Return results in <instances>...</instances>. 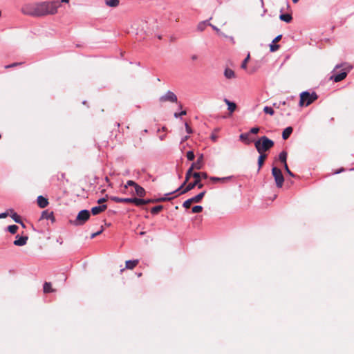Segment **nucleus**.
<instances>
[{
    "mask_svg": "<svg viewBox=\"0 0 354 354\" xmlns=\"http://www.w3.org/2000/svg\"><path fill=\"white\" fill-rule=\"evenodd\" d=\"M36 3L40 17L56 14L57 12L58 8L61 6L57 1H44Z\"/></svg>",
    "mask_w": 354,
    "mask_h": 354,
    "instance_id": "1",
    "label": "nucleus"
},
{
    "mask_svg": "<svg viewBox=\"0 0 354 354\" xmlns=\"http://www.w3.org/2000/svg\"><path fill=\"white\" fill-rule=\"evenodd\" d=\"M352 69V66L347 63L337 64L333 68V82H339L344 80Z\"/></svg>",
    "mask_w": 354,
    "mask_h": 354,
    "instance_id": "2",
    "label": "nucleus"
},
{
    "mask_svg": "<svg viewBox=\"0 0 354 354\" xmlns=\"http://www.w3.org/2000/svg\"><path fill=\"white\" fill-rule=\"evenodd\" d=\"M254 146L259 153H264L274 146V142L266 136H262L255 141Z\"/></svg>",
    "mask_w": 354,
    "mask_h": 354,
    "instance_id": "3",
    "label": "nucleus"
},
{
    "mask_svg": "<svg viewBox=\"0 0 354 354\" xmlns=\"http://www.w3.org/2000/svg\"><path fill=\"white\" fill-rule=\"evenodd\" d=\"M317 95L315 92L310 93L308 91H304L300 94L299 105L301 106H307L317 100Z\"/></svg>",
    "mask_w": 354,
    "mask_h": 354,
    "instance_id": "4",
    "label": "nucleus"
},
{
    "mask_svg": "<svg viewBox=\"0 0 354 354\" xmlns=\"http://www.w3.org/2000/svg\"><path fill=\"white\" fill-rule=\"evenodd\" d=\"M192 176L195 178L194 182L189 183L185 189L180 191L179 194H183L193 189L195 187H198V189H201L203 187V185L201 183V174L198 172H194Z\"/></svg>",
    "mask_w": 354,
    "mask_h": 354,
    "instance_id": "5",
    "label": "nucleus"
},
{
    "mask_svg": "<svg viewBox=\"0 0 354 354\" xmlns=\"http://www.w3.org/2000/svg\"><path fill=\"white\" fill-rule=\"evenodd\" d=\"M90 216V212L86 209H83L78 213L76 218L71 222L75 226L82 225L89 219Z\"/></svg>",
    "mask_w": 354,
    "mask_h": 354,
    "instance_id": "6",
    "label": "nucleus"
},
{
    "mask_svg": "<svg viewBox=\"0 0 354 354\" xmlns=\"http://www.w3.org/2000/svg\"><path fill=\"white\" fill-rule=\"evenodd\" d=\"M111 199L116 203H133L136 206H141L145 205V199L137 198H119L116 196H112Z\"/></svg>",
    "mask_w": 354,
    "mask_h": 354,
    "instance_id": "7",
    "label": "nucleus"
},
{
    "mask_svg": "<svg viewBox=\"0 0 354 354\" xmlns=\"http://www.w3.org/2000/svg\"><path fill=\"white\" fill-rule=\"evenodd\" d=\"M21 12L26 15L32 17H40L36 3L24 5L21 8Z\"/></svg>",
    "mask_w": 354,
    "mask_h": 354,
    "instance_id": "8",
    "label": "nucleus"
},
{
    "mask_svg": "<svg viewBox=\"0 0 354 354\" xmlns=\"http://www.w3.org/2000/svg\"><path fill=\"white\" fill-rule=\"evenodd\" d=\"M272 174L274 178L277 187L278 188L282 187L283 183L284 182V178L281 169L275 167H272Z\"/></svg>",
    "mask_w": 354,
    "mask_h": 354,
    "instance_id": "9",
    "label": "nucleus"
},
{
    "mask_svg": "<svg viewBox=\"0 0 354 354\" xmlns=\"http://www.w3.org/2000/svg\"><path fill=\"white\" fill-rule=\"evenodd\" d=\"M128 187H133L135 189V194L140 197H143L145 195V190L143 187L140 186L133 180H128L126 185L124 186V189H127Z\"/></svg>",
    "mask_w": 354,
    "mask_h": 354,
    "instance_id": "10",
    "label": "nucleus"
},
{
    "mask_svg": "<svg viewBox=\"0 0 354 354\" xmlns=\"http://www.w3.org/2000/svg\"><path fill=\"white\" fill-rule=\"evenodd\" d=\"M160 102H177L178 98L177 96L172 91H168L165 95H162L159 98Z\"/></svg>",
    "mask_w": 354,
    "mask_h": 354,
    "instance_id": "11",
    "label": "nucleus"
},
{
    "mask_svg": "<svg viewBox=\"0 0 354 354\" xmlns=\"http://www.w3.org/2000/svg\"><path fill=\"white\" fill-rule=\"evenodd\" d=\"M28 238V236H16V240L14 241V245L17 246H24L26 244Z\"/></svg>",
    "mask_w": 354,
    "mask_h": 354,
    "instance_id": "12",
    "label": "nucleus"
},
{
    "mask_svg": "<svg viewBox=\"0 0 354 354\" xmlns=\"http://www.w3.org/2000/svg\"><path fill=\"white\" fill-rule=\"evenodd\" d=\"M107 208L106 205H102L99 206H95L91 208V213L93 215H97L100 213L104 212Z\"/></svg>",
    "mask_w": 354,
    "mask_h": 354,
    "instance_id": "13",
    "label": "nucleus"
},
{
    "mask_svg": "<svg viewBox=\"0 0 354 354\" xmlns=\"http://www.w3.org/2000/svg\"><path fill=\"white\" fill-rule=\"evenodd\" d=\"M172 198H173V197H166L165 196V197L158 198H156V199H147V200H145V205L149 203H156V202H163V201H171Z\"/></svg>",
    "mask_w": 354,
    "mask_h": 354,
    "instance_id": "14",
    "label": "nucleus"
},
{
    "mask_svg": "<svg viewBox=\"0 0 354 354\" xmlns=\"http://www.w3.org/2000/svg\"><path fill=\"white\" fill-rule=\"evenodd\" d=\"M37 204L41 208H44L48 205V201L47 198H44L42 196H39L37 197Z\"/></svg>",
    "mask_w": 354,
    "mask_h": 354,
    "instance_id": "15",
    "label": "nucleus"
},
{
    "mask_svg": "<svg viewBox=\"0 0 354 354\" xmlns=\"http://www.w3.org/2000/svg\"><path fill=\"white\" fill-rule=\"evenodd\" d=\"M224 102L227 105V109L230 113H233L236 110V104L234 102L230 101L227 98L224 99Z\"/></svg>",
    "mask_w": 354,
    "mask_h": 354,
    "instance_id": "16",
    "label": "nucleus"
},
{
    "mask_svg": "<svg viewBox=\"0 0 354 354\" xmlns=\"http://www.w3.org/2000/svg\"><path fill=\"white\" fill-rule=\"evenodd\" d=\"M293 129L291 127H286L282 133V138L283 140H287L290 134L292 133Z\"/></svg>",
    "mask_w": 354,
    "mask_h": 354,
    "instance_id": "17",
    "label": "nucleus"
},
{
    "mask_svg": "<svg viewBox=\"0 0 354 354\" xmlns=\"http://www.w3.org/2000/svg\"><path fill=\"white\" fill-rule=\"evenodd\" d=\"M231 178V176L219 178V177H210V180L214 183H226Z\"/></svg>",
    "mask_w": 354,
    "mask_h": 354,
    "instance_id": "18",
    "label": "nucleus"
},
{
    "mask_svg": "<svg viewBox=\"0 0 354 354\" xmlns=\"http://www.w3.org/2000/svg\"><path fill=\"white\" fill-rule=\"evenodd\" d=\"M106 6L111 8H116L120 4L119 0H104Z\"/></svg>",
    "mask_w": 354,
    "mask_h": 354,
    "instance_id": "19",
    "label": "nucleus"
},
{
    "mask_svg": "<svg viewBox=\"0 0 354 354\" xmlns=\"http://www.w3.org/2000/svg\"><path fill=\"white\" fill-rule=\"evenodd\" d=\"M259 156L258 158V171H259L261 168V167L263 165L264 160L266 158L267 155L266 153H259Z\"/></svg>",
    "mask_w": 354,
    "mask_h": 354,
    "instance_id": "20",
    "label": "nucleus"
},
{
    "mask_svg": "<svg viewBox=\"0 0 354 354\" xmlns=\"http://www.w3.org/2000/svg\"><path fill=\"white\" fill-rule=\"evenodd\" d=\"M224 75L227 79H232L235 77V73L233 70L230 68H225Z\"/></svg>",
    "mask_w": 354,
    "mask_h": 354,
    "instance_id": "21",
    "label": "nucleus"
},
{
    "mask_svg": "<svg viewBox=\"0 0 354 354\" xmlns=\"http://www.w3.org/2000/svg\"><path fill=\"white\" fill-rule=\"evenodd\" d=\"M138 263V260H129L126 261V268L133 269Z\"/></svg>",
    "mask_w": 354,
    "mask_h": 354,
    "instance_id": "22",
    "label": "nucleus"
},
{
    "mask_svg": "<svg viewBox=\"0 0 354 354\" xmlns=\"http://www.w3.org/2000/svg\"><path fill=\"white\" fill-rule=\"evenodd\" d=\"M205 193H206V192L203 191V192L199 193L198 194H197L196 196L192 197V199L194 201V203H200L201 201V200L203 199V198L204 197Z\"/></svg>",
    "mask_w": 354,
    "mask_h": 354,
    "instance_id": "23",
    "label": "nucleus"
},
{
    "mask_svg": "<svg viewBox=\"0 0 354 354\" xmlns=\"http://www.w3.org/2000/svg\"><path fill=\"white\" fill-rule=\"evenodd\" d=\"M279 19L286 23H290L292 21V17L290 14H281L279 16Z\"/></svg>",
    "mask_w": 354,
    "mask_h": 354,
    "instance_id": "24",
    "label": "nucleus"
},
{
    "mask_svg": "<svg viewBox=\"0 0 354 354\" xmlns=\"http://www.w3.org/2000/svg\"><path fill=\"white\" fill-rule=\"evenodd\" d=\"M11 217L15 221V222L20 223L23 227H25V225L21 221L19 216L16 212H13L12 214L11 215Z\"/></svg>",
    "mask_w": 354,
    "mask_h": 354,
    "instance_id": "25",
    "label": "nucleus"
},
{
    "mask_svg": "<svg viewBox=\"0 0 354 354\" xmlns=\"http://www.w3.org/2000/svg\"><path fill=\"white\" fill-rule=\"evenodd\" d=\"M279 159L282 163H283V165H285L287 159V152L282 151L279 155Z\"/></svg>",
    "mask_w": 354,
    "mask_h": 354,
    "instance_id": "26",
    "label": "nucleus"
},
{
    "mask_svg": "<svg viewBox=\"0 0 354 354\" xmlns=\"http://www.w3.org/2000/svg\"><path fill=\"white\" fill-rule=\"evenodd\" d=\"M203 159V155L201 154V156L198 157L197 161L196 162H194V165H196V169H200L202 167V162Z\"/></svg>",
    "mask_w": 354,
    "mask_h": 354,
    "instance_id": "27",
    "label": "nucleus"
},
{
    "mask_svg": "<svg viewBox=\"0 0 354 354\" xmlns=\"http://www.w3.org/2000/svg\"><path fill=\"white\" fill-rule=\"evenodd\" d=\"M53 290L51 288V283L48 282H45L44 284V292L45 293L53 292Z\"/></svg>",
    "mask_w": 354,
    "mask_h": 354,
    "instance_id": "28",
    "label": "nucleus"
},
{
    "mask_svg": "<svg viewBox=\"0 0 354 354\" xmlns=\"http://www.w3.org/2000/svg\"><path fill=\"white\" fill-rule=\"evenodd\" d=\"M163 209L162 205H157L151 209V213L153 214H158L160 211H161Z\"/></svg>",
    "mask_w": 354,
    "mask_h": 354,
    "instance_id": "29",
    "label": "nucleus"
},
{
    "mask_svg": "<svg viewBox=\"0 0 354 354\" xmlns=\"http://www.w3.org/2000/svg\"><path fill=\"white\" fill-rule=\"evenodd\" d=\"M53 218V213L48 211H44L41 214V218L50 219Z\"/></svg>",
    "mask_w": 354,
    "mask_h": 354,
    "instance_id": "30",
    "label": "nucleus"
},
{
    "mask_svg": "<svg viewBox=\"0 0 354 354\" xmlns=\"http://www.w3.org/2000/svg\"><path fill=\"white\" fill-rule=\"evenodd\" d=\"M17 230H18V226L16 225H9L8 227V230L11 234H15L17 232Z\"/></svg>",
    "mask_w": 354,
    "mask_h": 354,
    "instance_id": "31",
    "label": "nucleus"
},
{
    "mask_svg": "<svg viewBox=\"0 0 354 354\" xmlns=\"http://www.w3.org/2000/svg\"><path fill=\"white\" fill-rule=\"evenodd\" d=\"M263 111L266 114H269L270 115H273L274 113V111L272 107H270V106H265L263 108Z\"/></svg>",
    "mask_w": 354,
    "mask_h": 354,
    "instance_id": "32",
    "label": "nucleus"
},
{
    "mask_svg": "<svg viewBox=\"0 0 354 354\" xmlns=\"http://www.w3.org/2000/svg\"><path fill=\"white\" fill-rule=\"evenodd\" d=\"M187 182L188 181H186V179H185V181L183 183V184L177 189H176L175 191H174L172 192L166 194L165 196H169L174 193L180 191L183 189V187L187 184Z\"/></svg>",
    "mask_w": 354,
    "mask_h": 354,
    "instance_id": "33",
    "label": "nucleus"
},
{
    "mask_svg": "<svg viewBox=\"0 0 354 354\" xmlns=\"http://www.w3.org/2000/svg\"><path fill=\"white\" fill-rule=\"evenodd\" d=\"M192 203H194V201L192 198H189L183 203V206L186 209L189 208Z\"/></svg>",
    "mask_w": 354,
    "mask_h": 354,
    "instance_id": "34",
    "label": "nucleus"
},
{
    "mask_svg": "<svg viewBox=\"0 0 354 354\" xmlns=\"http://www.w3.org/2000/svg\"><path fill=\"white\" fill-rule=\"evenodd\" d=\"M203 210V207L201 206V205H196V206H194L192 209V212L193 213H199V212H201Z\"/></svg>",
    "mask_w": 354,
    "mask_h": 354,
    "instance_id": "35",
    "label": "nucleus"
},
{
    "mask_svg": "<svg viewBox=\"0 0 354 354\" xmlns=\"http://www.w3.org/2000/svg\"><path fill=\"white\" fill-rule=\"evenodd\" d=\"M250 59V54H248L247 55V57H245V59L243 61L242 64H241V68L243 69H245L247 68V63L249 61Z\"/></svg>",
    "mask_w": 354,
    "mask_h": 354,
    "instance_id": "36",
    "label": "nucleus"
},
{
    "mask_svg": "<svg viewBox=\"0 0 354 354\" xmlns=\"http://www.w3.org/2000/svg\"><path fill=\"white\" fill-rule=\"evenodd\" d=\"M279 48V45H278V44H274V43H272L270 45V49L271 52H274V51L277 50Z\"/></svg>",
    "mask_w": 354,
    "mask_h": 354,
    "instance_id": "37",
    "label": "nucleus"
},
{
    "mask_svg": "<svg viewBox=\"0 0 354 354\" xmlns=\"http://www.w3.org/2000/svg\"><path fill=\"white\" fill-rule=\"evenodd\" d=\"M205 26H206V24H205V21H203V22H201L198 24V25L197 26V29L199 30V31H203L204 29L205 28Z\"/></svg>",
    "mask_w": 354,
    "mask_h": 354,
    "instance_id": "38",
    "label": "nucleus"
},
{
    "mask_svg": "<svg viewBox=\"0 0 354 354\" xmlns=\"http://www.w3.org/2000/svg\"><path fill=\"white\" fill-rule=\"evenodd\" d=\"M194 153L192 151H189L187 152V158L189 160H193L194 159Z\"/></svg>",
    "mask_w": 354,
    "mask_h": 354,
    "instance_id": "39",
    "label": "nucleus"
},
{
    "mask_svg": "<svg viewBox=\"0 0 354 354\" xmlns=\"http://www.w3.org/2000/svg\"><path fill=\"white\" fill-rule=\"evenodd\" d=\"M194 172H192V168H189L187 173H186V176H185V179H186V181H188L190 178V177L192 176Z\"/></svg>",
    "mask_w": 354,
    "mask_h": 354,
    "instance_id": "40",
    "label": "nucleus"
},
{
    "mask_svg": "<svg viewBox=\"0 0 354 354\" xmlns=\"http://www.w3.org/2000/svg\"><path fill=\"white\" fill-rule=\"evenodd\" d=\"M284 165V169H285L286 171L287 172V174H288V175H290V176L294 177V176H295V175H294V174H293V173H292V172L289 169V168H288V167L287 163H286V162H285V165Z\"/></svg>",
    "mask_w": 354,
    "mask_h": 354,
    "instance_id": "41",
    "label": "nucleus"
},
{
    "mask_svg": "<svg viewBox=\"0 0 354 354\" xmlns=\"http://www.w3.org/2000/svg\"><path fill=\"white\" fill-rule=\"evenodd\" d=\"M248 136H249L248 133H242L240 135L239 138H240V140L245 141V140H248Z\"/></svg>",
    "mask_w": 354,
    "mask_h": 354,
    "instance_id": "42",
    "label": "nucleus"
},
{
    "mask_svg": "<svg viewBox=\"0 0 354 354\" xmlns=\"http://www.w3.org/2000/svg\"><path fill=\"white\" fill-rule=\"evenodd\" d=\"M20 64H21V62H15L12 64L5 66V68H10L15 67V66H17Z\"/></svg>",
    "mask_w": 354,
    "mask_h": 354,
    "instance_id": "43",
    "label": "nucleus"
},
{
    "mask_svg": "<svg viewBox=\"0 0 354 354\" xmlns=\"http://www.w3.org/2000/svg\"><path fill=\"white\" fill-rule=\"evenodd\" d=\"M186 113H187L186 111H182L180 113H174V117L177 118H179V117H180L182 115H186Z\"/></svg>",
    "mask_w": 354,
    "mask_h": 354,
    "instance_id": "44",
    "label": "nucleus"
},
{
    "mask_svg": "<svg viewBox=\"0 0 354 354\" xmlns=\"http://www.w3.org/2000/svg\"><path fill=\"white\" fill-rule=\"evenodd\" d=\"M259 131V128L258 127H253L250 129V133L256 134Z\"/></svg>",
    "mask_w": 354,
    "mask_h": 354,
    "instance_id": "45",
    "label": "nucleus"
},
{
    "mask_svg": "<svg viewBox=\"0 0 354 354\" xmlns=\"http://www.w3.org/2000/svg\"><path fill=\"white\" fill-rule=\"evenodd\" d=\"M209 25L213 28V30L216 31L217 33L221 35V32L220 30L216 26H214V25H212L211 24H209Z\"/></svg>",
    "mask_w": 354,
    "mask_h": 354,
    "instance_id": "46",
    "label": "nucleus"
},
{
    "mask_svg": "<svg viewBox=\"0 0 354 354\" xmlns=\"http://www.w3.org/2000/svg\"><path fill=\"white\" fill-rule=\"evenodd\" d=\"M185 129L187 133H192V131L187 123H185Z\"/></svg>",
    "mask_w": 354,
    "mask_h": 354,
    "instance_id": "47",
    "label": "nucleus"
},
{
    "mask_svg": "<svg viewBox=\"0 0 354 354\" xmlns=\"http://www.w3.org/2000/svg\"><path fill=\"white\" fill-rule=\"evenodd\" d=\"M102 232V230H100V231H98V232H95V233L92 234H91V239L95 238V236H98L99 234H100Z\"/></svg>",
    "mask_w": 354,
    "mask_h": 354,
    "instance_id": "48",
    "label": "nucleus"
},
{
    "mask_svg": "<svg viewBox=\"0 0 354 354\" xmlns=\"http://www.w3.org/2000/svg\"><path fill=\"white\" fill-rule=\"evenodd\" d=\"M281 37L282 35H279L278 36H277L273 40H272V43H275V42H277L279 41L281 39Z\"/></svg>",
    "mask_w": 354,
    "mask_h": 354,
    "instance_id": "49",
    "label": "nucleus"
},
{
    "mask_svg": "<svg viewBox=\"0 0 354 354\" xmlns=\"http://www.w3.org/2000/svg\"><path fill=\"white\" fill-rule=\"evenodd\" d=\"M217 138H218V136H217L216 134L212 133V134L211 135V139H212L214 142H216V140H217Z\"/></svg>",
    "mask_w": 354,
    "mask_h": 354,
    "instance_id": "50",
    "label": "nucleus"
},
{
    "mask_svg": "<svg viewBox=\"0 0 354 354\" xmlns=\"http://www.w3.org/2000/svg\"><path fill=\"white\" fill-rule=\"evenodd\" d=\"M106 201V198H101L97 201V203L101 204Z\"/></svg>",
    "mask_w": 354,
    "mask_h": 354,
    "instance_id": "51",
    "label": "nucleus"
},
{
    "mask_svg": "<svg viewBox=\"0 0 354 354\" xmlns=\"http://www.w3.org/2000/svg\"><path fill=\"white\" fill-rule=\"evenodd\" d=\"M7 216H8V213L7 212H3V213L0 214V219L1 218H6Z\"/></svg>",
    "mask_w": 354,
    "mask_h": 354,
    "instance_id": "52",
    "label": "nucleus"
},
{
    "mask_svg": "<svg viewBox=\"0 0 354 354\" xmlns=\"http://www.w3.org/2000/svg\"><path fill=\"white\" fill-rule=\"evenodd\" d=\"M200 174H201V178H205V179L207 178V173L202 172V173H200Z\"/></svg>",
    "mask_w": 354,
    "mask_h": 354,
    "instance_id": "53",
    "label": "nucleus"
},
{
    "mask_svg": "<svg viewBox=\"0 0 354 354\" xmlns=\"http://www.w3.org/2000/svg\"><path fill=\"white\" fill-rule=\"evenodd\" d=\"M191 58L192 60H196L198 59V56L196 55H193Z\"/></svg>",
    "mask_w": 354,
    "mask_h": 354,
    "instance_id": "54",
    "label": "nucleus"
},
{
    "mask_svg": "<svg viewBox=\"0 0 354 354\" xmlns=\"http://www.w3.org/2000/svg\"><path fill=\"white\" fill-rule=\"evenodd\" d=\"M273 106H275V107H277V108H279L280 104H279H279H277V103H274V104H273Z\"/></svg>",
    "mask_w": 354,
    "mask_h": 354,
    "instance_id": "55",
    "label": "nucleus"
},
{
    "mask_svg": "<svg viewBox=\"0 0 354 354\" xmlns=\"http://www.w3.org/2000/svg\"><path fill=\"white\" fill-rule=\"evenodd\" d=\"M189 168H192V170L194 169H196V165H194V163H192V166Z\"/></svg>",
    "mask_w": 354,
    "mask_h": 354,
    "instance_id": "56",
    "label": "nucleus"
},
{
    "mask_svg": "<svg viewBox=\"0 0 354 354\" xmlns=\"http://www.w3.org/2000/svg\"><path fill=\"white\" fill-rule=\"evenodd\" d=\"M70 0H60L62 3H68Z\"/></svg>",
    "mask_w": 354,
    "mask_h": 354,
    "instance_id": "57",
    "label": "nucleus"
},
{
    "mask_svg": "<svg viewBox=\"0 0 354 354\" xmlns=\"http://www.w3.org/2000/svg\"><path fill=\"white\" fill-rule=\"evenodd\" d=\"M279 104H280V105H281V104L285 105V104H286V102H285V101H283V102H279Z\"/></svg>",
    "mask_w": 354,
    "mask_h": 354,
    "instance_id": "58",
    "label": "nucleus"
},
{
    "mask_svg": "<svg viewBox=\"0 0 354 354\" xmlns=\"http://www.w3.org/2000/svg\"><path fill=\"white\" fill-rule=\"evenodd\" d=\"M293 1V3H297L299 0H292Z\"/></svg>",
    "mask_w": 354,
    "mask_h": 354,
    "instance_id": "59",
    "label": "nucleus"
},
{
    "mask_svg": "<svg viewBox=\"0 0 354 354\" xmlns=\"http://www.w3.org/2000/svg\"><path fill=\"white\" fill-rule=\"evenodd\" d=\"M105 180H106V182H109V178H108V177H106V178H105Z\"/></svg>",
    "mask_w": 354,
    "mask_h": 354,
    "instance_id": "60",
    "label": "nucleus"
},
{
    "mask_svg": "<svg viewBox=\"0 0 354 354\" xmlns=\"http://www.w3.org/2000/svg\"><path fill=\"white\" fill-rule=\"evenodd\" d=\"M158 37L159 39H160L162 38V37L160 35H159Z\"/></svg>",
    "mask_w": 354,
    "mask_h": 354,
    "instance_id": "61",
    "label": "nucleus"
},
{
    "mask_svg": "<svg viewBox=\"0 0 354 354\" xmlns=\"http://www.w3.org/2000/svg\"><path fill=\"white\" fill-rule=\"evenodd\" d=\"M144 234H145V232H140L141 235H143Z\"/></svg>",
    "mask_w": 354,
    "mask_h": 354,
    "instance_id": "62",
    "label": "nucleus"
},
{
    "mask_svg": "<svg viewBox=\"0 0 354 354\" xmlns=\"http://www.w3.org/2000/svg\"><path fill=\"white\" fill-rule=\"evenodd\" d=\"M335 174H338V173H339V171H335Z\"/></svg>",
    "mask_w": 354,
    "mask_h": 354,
    "instance_id": "63",
    "label": "nucleus"
}]
</instances>
